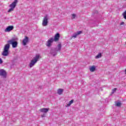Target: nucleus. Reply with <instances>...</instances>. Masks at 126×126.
I'll return each instance as SVG.
<instances>
[{
  "mask_svg": "<svg viewBox=\"0 0 126 126\" xmlns=\"http://www.w3.org/2000/svg\"><path fill=\"white\" fill-rule=\"evenodd\" d=\"M9 48H10L9 44H7L4 46L3 52H2V56H3V57H7V56L9 55V51H8Z\"/></svg>",
  "mask_w": 126,
  "mask_h": 126,
  "instance_id": "nucleus-1",
  "label": "nucleus"
},
{
  "mask_svg": "<svg viewBox=\"0 0 126 126\" xmlns=\"http://www.w3.org/2000/svg\"><path fill=\"white\" fill-rule=\"evenodd\" d=\"M39 59H40V55H36L35 57H34L32 60H31L29 64L30 68H31V67H33V66L35 65V63H36L39 61Z\"/></svg>",
  "mask_w": 126,
  "mask_h": 126,
  "instance_id": "nucleus-2",
  "label": "nucleus"
},
{
  "mask_svg": "<svg viewBox=\"0 0 126 126\" xmlns=\"http://www.w3.org/2000/svg\"><path fill=\"white\" fill-rule=\"evenodd\" d=\"M17 2H18V0H15L14 2L10 4V7L11 8L8 10V12H11V11H13V10H14V8H15Z\"/></svg>",
  "mask_w": 126,
  "mask_h": 126,
  "instance_id": "nucleus-3",
  "label": "nucleus"
},
{
  "mask_svg": "<svg viewBox=\"0 0 126 126\" xmlns=\"http://www.w3.org/2000/svg\"><path fill=\"white\" fill-rule=\"evenodd\" d=\"M8 44H12V48H16L17 47V41H14V39H12L7 41Z\"/></svg>",
  "mask_w": 126,
  "mask_h": 126,
  "instance_id": "nucleus-4",
  "label": "nucleus"
},
{
  "mask_svg": "<svg viewBox=\"0 0 126 126\" xmlns=\"http://www.w3.org/2000/svg\"><path fill=\"white\" fill-rule=\"evenodd\" d=\"M7 75V73L6 71L3 69L0 70V77L2 79H5L6 78V76Z\"/></svg>",
  "mask_w": 126,
  "mask_h": 126,
  "instance_id": "nucleus-5",
  "label": "nucleus"
},
{
  "mask_svg": "<svg viewBox=\"0 0 126 126\" xmlns=\"http://www.w3.org/2000/svg\"><path fill=\"white\" fill-rule=\"evenodd\" d=\"M49 19H48V16H46L44 17L43 20H42V25L43 26H47L48 25Z\"/></svg>",
  "mask_w": 126,
  "mask_h": 126,
  "instance_id": "nucleus-6",
  "label": "nucleus"
},
{
  "mask_svg": "<svg viewBox=\"0 0 126 126\" xmlns=\"http://www.w3.org/2000/svg\"><path fill=\"white\" fill-rule=\"evenodd\" d=\"M53 42H54V38L51 37L47 41L46 46L47 47H51V46H52V43H53Z\"/></svg>",
  "mask_w": 126,
  "mask_h": 126,
  "instance_id": "nucleus-7",
  "label": "nucleus"
},
{
  "mask_svg": "<svg viewBox=\"0 0 126 126\" xmlns=\"http://www.w3.org/2000/svg\"><path fill=\"white\" fill-rule=\"evenodd\" d=\"M29 41V38L27 36H25V38L23 40V44L24 46H26L28 42Z\"/></svg>",
  "mask_w": 126,
  "mask_h": 126,
  "instance_id": "nucleus-8",
  "label": "nucleus"
},
{
  "mask_svg": "<svg viewBox=\"0 0 126 126\" xmlns=\"http://www.w3.org/2000/svg\"><path fill=\"white\" fill-rule=\"evenodd\" d=\"M60 33H57L54 36V39H53L54 41H55V42H58L60 40Z\"/></svg>",
  "mask_w": 126,
  "mask_h": 126,
  "instance_id": "nucleus-9",
  "label": "nucleus"
},
{
  "mask_svg": "<svg viewBox=\"0 0 126 126\" xmlns=\"http://www.w3.org/2000/svg\"><path fill=\"white\" fill-rule=\"evenodd\" d=\"M13 30V26H9L5 30V32H10Z\"/></svg>",
  "mask_w": 126,
  "mask_h": 126,
  "instance_id": "nucleus-10",
  "label": "nucleus"
},
{
  "mask_svg": "<svg viewBox=\"0 0 126 126\" xmlns=\"http://www.w3.org/2000/svg\"><path fill=\"white\" fill-rule=\"evenodd\" d=\"M40 112L41 113H48L49 112V108H41L39 110Z\"/></svg>",
  "mask_w": 126,
  "mask_h": 126,
  "instance_id": "nucleus-11",
  "label": "nucleus"
},
{
  "mask_svg": "<svg viewBox=\"0 0 126 126\" xmlns=\"http://www.w3.org/2000/svg\"><path fill=\"white\" fill-rule=\"evenodd\" d=\"M96 70V66L95 65H93L90 67V71L91 72H94Z\"/></svg>",
  "mask_w": 126,
  "mask_h": 126,
  "instance_id": "nucleus-12",
  "label": "nucleus"
},
{
  "mask_svg": "<svg viewBox=\"0 0 126 126\" xmlns=\"http://www.w3.org/2000/svg\"><path fill=\"white\" fill-rule=\"evenodd\" d=\"M63 92V89H59L57 90V93L59 95H62Z\"/></svg>",
  "mask_w": 126,
  "mask_h": 126,
  "instance_id": "nucleus-13",
  "label": "nucleus"
},
{
  "mask_svg": "<svg viewBox=\"0 0 126 126\" xmlns=\"http://www.w3.org/2000/svg\"><path fill=\"white\" fill-rule=\"evenodd\" d=\"M72 103H73V100H71L68 104H67L66 105V107H69V106H70V105H71V104H72Z\"/></svg>",
  "mask_w": 126,
  "mask_h": 126,
  "instance_id": "nucleus-14",
  "label": "nucleus"
},
{
  "mask_svg": "<svg viewBox=\"0 0 126 126\" xmlns=\"http://www.w3.org/2000/svg\"><path fill=\"white\" fill-rule=\"evenodd\" d=\"M102 57V54L99 53L97 56H95V59H100Z\"/></svg>",
  "mask_w": 126,
  "mask_h": 126,
  "instance_id": "nucleus-15",
  "label": "nucleus"
},
{
  "mask_svg": "<svg viewBox=\"0 0 126 126\" xmlns=\"http://www.w3.org/2000/svg\"><path fill=\"white\" fill-rule=\"evenodd\" d=\"M57 47H58L57 51H61V49L62 48V44H58Z\"/></svg>",
  "mask_w": 126,
  "mask_h": 126,
  "instance_id": "nucleus-16",
  "label": "nucleus"
},
{
  "mask_svg": "<svg viewBox=\"0 0 126 126\" xmlns=\"http://www.w3.org/2000/svg\"><path fill=\"white\" fill-rule=\"evenodd\" d=\"M122 105V103H121V102H117L115 106H116L117 107H121V105Z\"/></svg>",
  "mask_w": 126,
  "mask_h": 126,
  "instance_id": "nucleus-17",
  "label": "nucleus"
},
{
  "mask_svg": "<svg viewBox=\"0 0 126 126\" xmlns=\"http://www.w3.org/2000/svg\"><path fill=\"white\" fill-rule=\"evenodd\" d=\"M123 15L124 16V18L126 19V10L123 13Z\"/></svg>",
  "mask_w": 126,
  "mask_h": 126,
  "instance_id": "nucleus-18",
  "label": "nucleus"
},
{
  "mask_svg": "<svg viewBox=\"0 0 126 126\" xmlns=\"http://www.w3.org/2000/svg\"><path fill=\"white\" fill-rule=\"evenodd\" d=\"M117 88H115L114 89L112 90V94H114L116 91H117Z\"/></svg>",
  "mask_w": 126,
  "mask_h": 126,
  "instance_id": "nucleus-19",
  "label": "nucleus"
},
{
  "mask_svg": "<svg viewBox=\"0 0 126 126\" xmlns=\"http://www.w3.org/2000/svg\"><path fill=\"white\" fill-rule=\"evenodd\" d=\"M77 37V33H75L73 36H72V38H76Z\"/></svg>",
  "mask_w": 126,
  "mask_h": 126,
  "instance_id": "nucleus-20",
  "label": "nucleus"
},
{
  "mask_svg": "<svg viewBox=\"0 0 126 126\" xmlns=\"http://www.w3.org/2000/svg\"><path fill=\"white\" fill-rule=\"evenodd\" d=\"M81 33H82V31H79V32H77L76 33V34H77V35H80V34H81Z\"/></svg>",
  "mask_w": 126,
  "mask_h": 126,
  "instance_id": "nucleus-21",
  "label": "nucleus"
},
{
  "mask_svg": "<svg viewBox=\"0 0 126 126\" xmlns=\"http://www.w3.org/2000/svg\"><path fill=\"white\" fill-rule=\"evenodd\" d=\"M72 17H73L72 19H74V18H75L76 15H75V14H73L72 15Z\"/></svg>",
  "mask_w": 126,
  "mask_h": 126,
  "instance_id": "nucleus-22",
  "label": "nucleus"
},
{
  "mask_svg": "<svg viewBox=\"0 0 126 126\" xmlns=\"http://www.w3.org/2000/svg\"><path fill=\"white\" fill-rule=\"evenodd\" d=\"M125 24V22H123L121 23L120 25H124Z\"/></svg>",
  "mask_w": 126,
  "mask_h": 126,
  "instance_id": "nucleus-23",
  "label": "nucleus"
},
{
  "mask_svg": "<svg viewBox=\"0 0 126 126\" xmlns=\"http://www.w3.org/2000/svg\"><path fill=\"white\" fill-rule=\"evenodd\" d=\"M41 117H42V118H44V117H45V114L41 115Z\"/></svg>",
  "mask_w": 126,
  "mask_h": 126,
  "instance_id": "nucleus-24",
  "label": "nucleus"
},
{
  "mask_svg": "<svg viewBox=\"0 0 126 126\" xmlns=\"http://www.w3.org/2000/svg\"><path fill=\"white\" fill-rule=\"evenodd\" d=\"M3 63L2 60L0 59V63Z\"/></svg>",
  "mask_w": 126,
  "mask_h": 126,
  "instance_id": "nucleus-25",
  "label": "nucleus"
}]
</instances>
